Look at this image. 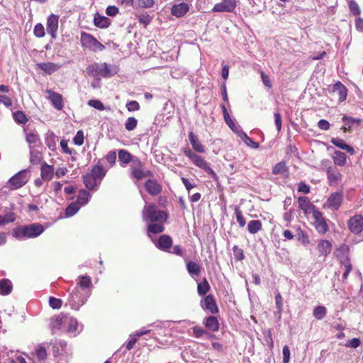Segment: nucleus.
<instances>
[{
	"instance_id": "15",
	"label": "nucleus",
	"mask_w": 363,
	"mask_h": 363,
	"mask_svg": "<svg viewBox=\"0 0 363 363\" xmlns=\"http://www.w3.org/2000/svg\"><path fill=\"white\" fill-rule=\"evenodd\" d=\"M172 238L169 235H162L158 238L157 242H155V246L160 250L169 252L172 246Z\"/></svg>"
},
{
	"instance_id": "20",
	"label": "nucleus",
	"mask_w": 363,
	"mask_h": 363,
	"mask_svg": "<svg viewBox=\"0 0 363 363\" xmlns=\"http://www.w3.org/2000/svg\"><path fill=\"white\" fill-rule=\"evenodd\" d=\"M189 4L183 2L174 5L172 7L171 13L173 16L179 18L184 16L189 11Z\"/></svg>"
},
{
	"instance_id": "32",
	"label": "nucleus",
	"mask_w": 363,
	"mask_h": 363,
	"mask_svg": "<svg viewBox=\"0 0 363 363\" xmlns=\"http://www.w3.org/2000/svg\"><path fill=\"white\" fill-rule=\"evenodd\" d=\"M83 182L85 186L89 190L94 189L99 182V181H97V179H95V177L90 173L84 176Z\"/></svg>"
},
{
	"instance_id": "64",
	"label": "nucleus",
	"mask_w": 363,
	"mask_h": 363,
	"mask_svg": "<svg viewBox=\"0 0 363 363\" xmlns=\"http://www.w3.org/2000/svg\"><path fill=\"white\" fill-rule=\"evenodd\" d=\"M126 108L129 111H135L140 109V105L136 101H130L126 104Z\"/></svg>"
},
{
	"instance_id": "19",
	"label": "nucleus",
	"mask_w": 363,
	"mask_h": 363,
	"mask_svg": "<svg viewBox=\"0 0 363 363\" xmlns=\"http://www.w3.org/2000/svg\"><path fill=\"white\" fill-rule=\"evenodd\" d=\"M188 136L191 146L195 152L199 153L205 152V146L200 142L198 137L192 131L189 133Z\"/></svg>"
},
{
	"instance_id": "4",
	"label": "nucleus",
	"mask_w": 363,
	"mask_h": 363,
	"mask_svg": "<svg viewBox=\"0 0 363 363\" xmlns=\"http://www.w3.org/2000/svg\"><path fill=\"white\" fill-rule=\"evenodd\" d=\"M91 296V291H83L79 287H75L69 294L67 304L74 310H79Z\"/></svg>"
},
{
	"instance_id": "26",
	"label": "nucleus",
	"mask_w": 363,
	"mask_h": 363,
	"mask_svg": "<svg viewBox=\"0 0 363 363\" xmlns=\"http://www.w3.org/2000/svg\"><path fill=\"white\" fill-rule=\"evenodd\" d=\"M326 173L330 185L338 184L342 179L341 174L337 171H334L331 167L327 169Z\"/></svg>"
},
{
	"instance_id": "35",
	"label": "nucleus",
	"mask_w": 363,
	"mask_h": 363,
	"mask_svg": "<svg viewBox=\"0 0 363 363\" xmlns=\"http://www.w3.org/2000/svg\"><path fill=\"white\" fill-rule=\"evenodd\" d=\"M12 284L11 282L6 279L0 281V294L8 295L11 292Z\"/></svg>"
},
{
	"instance_id": "63",
	"label": "nucleus",
	"mask_w": 363,
	"mask_h": 363,
	"mask_svg": "<svg viewBox=\"0 0 363 363\" xmlns=\"http://www.w3.org/2000/svg\"><path fill=\"white\" fill-rule=\"evenodd\" d=\"M36 355H37L38 358L40 360H43V359H46L47 352H46L45 348L43 346H39L36 349Z\"/></svg>"
},
{
	"instance_id": "8",
	"label": "nucleus",
	"mask_w": 363,
	"mask_h": 363,
	"mask_svg": "<svg viewBox=\"0 0 363 363\" xmlns=\"http://www.w3.org/2000/svg\"><path fill=\"white\" fill-rule=\"evenodd\" d=\"M143 163L138 158L133 160L130 166V176L138 180H141L147 177H152V173L149 170L143 169Z\"/></svg>"
},
{
	"instance_id": "60",
	"label": "nucleus",
	"mask_w": 363,
	"mask_h": 363,
	"mask_svg": "<svg viewBox=\"0 0 363 363\" xmlns=\"http://www.w3.org/2000/svg\"><path fill=\"white\" fill-rule=\"evenodd\" d=\"M73 143L77 145H82L84 143V133L82 130H78L73 138Z\"/></svg>"
},
{
	"instance_id": "22",
	"label": "nucleus",
	"mask_w": 363,
	"mask_h": 363,
	"mask_svg": "<svg viewBox=\"0 0 363 363\" xmlns=\"http://www.w3.org/2000/svg\"><path fill=\"white\" fill-rule=\"evenodd\" d=\"M334 94L338 96V99L340 102L344 101L347 98V90L346 87L340 82H337L333 89Z\"/></svg>"
},
{
	"instance_id": "36",
	"label": "nucleus",
	"mask_w": 363,
	"mask_h": 363,
	"mask_svg": "<svg viewBox=\"0 0 363 363\" xmlns=\"http://www.w3.org/2000/svg\"><path fill=\"white\" fill-rule=\"evenodd\" d=\"M333 159L335 164L343 166L346 163L347 156L344 152L336 150L334 152Z\"/></svg>"
},
{
	"instance_id": "29",
	"label": "nucleus",
	"mask_w": 363,
	"mask_h": 363,
	"mask_svg": "<svg viewBox=\"0 0 363 363\" xmlns=\"http://www.w3.org/2000/svg\"><path fill=\"white\" fill-rule=\"evenodd\" d=\"M164 223L165 222L160 221L149 224L147 228L148 235H150V233L157 234L162 233L164 230Z\"/></svg>"
},
{
	"instance_id": "21",
	"label": "nucleus",
	"mask_w": 363,
	"mask_h": 363,
	"mask_svg": "<svg viewBox=\"0 0 363 363\" xmlns=\"http://www.w3.org/2000/svg\"><path fill=\"white\" fill-rule=\"evenodd\" d=\"M38 69L43 70L45 74H51L60 68V65L53 62H40L37 64Z\"/></svg>"
},
{
	"instance_id": "28",
	"label": "nucleus",
	"mask_w": 363,
	"mask_h": 363,
	"mask_svg": "<svg viewBox=\"0 0 363 363\" xmlns=\"http://www.w3.org/2000/svg\"><path fill=\"white\" fill-rule=\"evenodd\" d=\"M118 160L121 163L123 164V166L127 165L130 162H133V160H135V158L127 150H120L118 151Z\"/></svg>"
},
{
	"instance_id": "41",
	"label": "nucleus",
	"mask_w": 363,
	"mask_h": 363,
	"mask_svg": "<svg viewBox=\"0 0 363 363\" xmlns=\"http://www.w3.org/2000/svg\"><path fill=\"white\" fill-rule=\"evenodd\" d=\"M210 288L211 287H210V285H209L208 281L206 280V278H204L203 281L202 282L198 284V286H197L198 294L200 296H204L210 290Z\"/></svg>"
},
{
	"instance_id": "33",
	"label": "nucleus",
	"mask_w": 363,
	"mask_h": 363,
	"mask_svg": "<svg viewBox=\"0 0 363 363\" xmlns=\"http://www.w3.org/2000/svg\"><path fill=\"white\" fill-rule=\"evenodd\" d=\"M186 269L189 274L191 276H199L201 274V267L200 265L193 261H189L186 263Z\"/></svg>"
},
{
	"instance_id": "52",
	"label": "nucleus",
	"mask_w": 363,
	"mask_h": 363,
	"mask_svg": "<svg viewBox=\"0 0 363 363\" xmlns=\"http://www.w3.org/2000/svg\"><path fill=\"white\" fill-rule=\"evenodd\" d=\"M66 324H68L69 331H75L77 329L78 323L77 319L66 315Z\"/></svg>"
},
{
	"instance_id": "5",
	"label": "nucleus",
	"mask_w": 363,
	"mask_h": 363,
	"mask_svg": "<svg viewBox=\"0 0 363 363\" xmlns=\"http://www.w3.org/2000/svg\"><path fill=\"white\" fill-rule=\"evenodd\" d=\"M182 152L185 155V156L188 157L196 167L202 169L206 173L211 175L213 178L216 177V174L211 168L210 164L208 162H206L202 157L194 152L189 147L183 148Z\"/></svg>"
},
{
	"instance_id": "54",
	"label": "nucleus",
	"mask_w": 363,
	"mask_h": 363,
	"mask_svg": "<svg viewBox=\"0 0 363 363\" xmlns=\"http://www.w3.org/2000/svg\"><path fill=\"white\" fill-rule=\"evenodd\" d=\"M33 33H34V35L37 38L44 37L45 33V28H44V26H43V24L37 23L34 27Z\"/></svg>"
},
{
	"instance_id": "40",
	"label": "nucleus",
	"mask_w": 363,
	"mask_h": 363,
	"mask_svg": "<svg viewBox=\"0 0 363 363\" xmlns=\"http://www.w3.org/2000/svg\"><path fill=\"white\" fill-rule=\"evenodd\" d=\"M155 4V0H137L134 7L135 9H150Z\"/></svg>"
},
{
	"instance_id": "45",
	"label": "nucleus",
	"mask_w": 363,
	"mask_h": 363,
	"mask_svg": "<svg viewBox=\"0 0 363 363\" xmlns=\"http://www.w3.org/2000/svg\"><path fill=\"white\" fill-rule=\"evenodd\" d=\"M42 160V154L37 150H30V161L33 164H38Z\"/></svg>"
},
{
	"instance_id": "46",
	"label": "nucleus",
	"mask_w": 363,
	"mask_h": 363,
	"mask_svg": "<svg viewBox=\"0 0 363 363\" xmlns=\"http://www.w3.org/2000/svg\"><path fill=\"white\" fill-rule=\"evenodd\" d=\"M288 171L287 167L284 162L277 163L272 169L274 174H284Z\"/></svg>"
},
{
	"instance_id": "16",
	"label": "nucleus",
	"mask_w": 363,
	"mask_h": 363,
	"mask_svg": "<svg viewBox=\"0 0 363 363\" xmlns=\"http://www.w3.org/2000/svg\"><path fill=\"white\" fill-rule=\"evenodd\" d=\"M91 278L88 275L79 276L77 279V286L83 291H91L92 288Z\"/></svg>"
},
{
	"instance_id": "7",
	"label": "nucleus",
	"mask_w": 363,
	"mask_h": 363,
	"mask_svg": "<svg viewBox=\"0 0 363 363\" xmlns=\"http://www.w3.org/2000/svg\"><path fill=\"white\" fill-rule=\"evenodd\" d=\"M80 41L82 47L94 52L102 51L105 49V46L99 42L96 38L84 31L81 33Z\"/></svg>"
},
{
	"instance_id": "17",
	"label": "nucleus",
	"mask_w": 363,
	"mask_h": 363,
	"mask_svg": "<svg viewBox=\"0 0 363 363\" xmlns=\"http://www.w3.org/2000/svg\"><path fill=\"white\" fill-rule=\"evenodd\" d=\"M145 187L147 193L151 196H157L162 191V186L154 179H148L145 183Z\"/></svg>"
},
{
	"instance_id": "3",
	"label": "nucleus",
	"mask_w": 363,
	"mask_h": 363,
	"mask_svg": "<svg viewBox=\"0 0 363 363\" xmlns=\"http://www.w3.org/2000/svg\"><path fill=\"white\" fill-rule=\"evenodd\" d=\"M168 213L164 211L157 210L155 204L145 205L143 210V220L145 222H166Z\"/></svg>"
},
{
	"instance_id": "13",
	"label": "nucleus",
	"mask_w": 363,
	"mask_h": 363,
	"mask_svg": "<svg viewBox=\"0 0 363 363\" xmlns=\"http://www.w3.org/2000/svg\"><path fill=\"white\" fill-rule=\"evenodd\" d=\"M66 324V315L64 314H60L57 316H54L50 320V328L52 333L54 334L57 331L60 330L62 325Z\"/></svg>"
},
{
	"instance_id": "23",
	"label": "nucleus",
	"mask_w": 363,
	"mask_h": 363,
	"mask_svg": "<svg viewBox=\"0 0 363 363\" xmlns=\"http://www.w3.org/2000/svg\"><path fill=\"white\" fill-rule=\"evenodd\" d=\"M298 202L299 209L302 210L305 214L308 213L311 209L315 208L314 205L310 202L306 196H299Z\"/></svg>"
},
{
	"instance_id": "55",
	"label": "nucleus",
	"mask_w": 363,
	"mask_h": 363,
	"mask_svg": "<svg viewBox=\"0 0 363 363\" xmlns=\"http://www.w3.org/2000/svg\"><path fill=\"white\" fill-rule=\"evenodd\" d=\"M275 304H276V308H277L278 313H279V316H280L281 313L282 312V310H283V301H282L281 295L279 291L277 292L276 296H275Z\"/></svg>"
},
{
	"instance_id": "61",
	"label": "nucleus",
	"mask_w": 363,
	"mask_h": 363,
	"mask_svg": "<svg viewBox=\"0 0 363 363\" xmlns=\"http://www.w3.org/2000/svg\"><path fill=\"white\" fill-rule=\"evenodd\" d=\"M26 141L29 144H35L39 141V136L34 132L29 133L26 135Z\"/></svg>"
},
{
	"instance_id": "62",
	"label": "nucleus",
	"mask_w": 363,
	"mask_h": 363,
	"mask_svg": "<svg viewBox=\"0 0 363 363\" xmlns=\"http://www.w3.org/2000/svg\"><path fill=\"white\" fill-rule=\"evenodd\" d=\"M260 76L262 81V83L265 86H267L269 89H271L272 87V82L268 77L267 74H266L263 71H260Z\"/></svg>"
},
{
	"instance_id": "39",
	"label": "nucleus",
	"mask_w": 363,
	"mask_h": 363,
	"mask_svg": "<svg viewBox=\"0 0 363 363\" xmlns=\"http://www.w3.org/2000/svg\"><path fill=\"white\" fill-rule=\"evenodd\" d=\"M52 345V350L55 356L60 354L61 352L64 351L67 345L66 342L62 340H55V342H53Z\"/></svg>"
},
{
	"instance_id": "2",
	"label": "nucleus",
	"mask_w": 363,
	"mask_h": 363,
	"mask_svg": "<svg viewBox=\"0 0 363 363\" xmlns=\"http://www.w3.org/2000/svg\"><path fill=\"white\" fill-rule=\"evenodd\" d=\"M44 230L45 228L42 224L35 223L16 228L13 235L19 240H26L37 238L40 235Z\"/></svg>"
},
{
	"instance_id": "51",
	"label": "nucleus",
	"mask_w": 363,
	"mask_h": 363,
	"mask_svg": "<svg viewBox=\"0 0 363 363\" xmlns=\"http://www.w3.org/2000/svg\"><path fill=\"white\" fill-rule=\"evenodd\" d=\"M138 125V120L134 117H129L125 123V128L128 131L133 130Z\"/></svg>"
},
{
	"instance_id": "14",
	"label": "nucleus",
	"mask_w": 363,
	"mask_h": 363,
	"mask_svg": "<svg viewBox=\"0 0 363 363\" xmlns=\"http://www.w3.org/2000/svg\"><path fill=\"white\" fill-rule=\"evenodd\" d=\"M46 93L48 94V99L51 102L54 108L57 110H62L63 108V100L62 95L50 89H48Z\"/></svg>"
},
{
	"instance_id": "27",
	"label": "nucleus",
	"mask_w": 363,
	"mask_h": 363,
	"mask_svg": "<svg viewBox=\"0 0 363 363\" xmlns=\"http://www.w3.org/2000/svg\"><path fill=\"white\" fill-rule=\"evenodd\" d=\"M41 177L44 180H50L52 178L54 169L51 165L44 163L41 166Z\"/></svg>"
},
{
	"instance_id": "9",
	"label": "nucleus",
	"mask_w": 363,
	"mask_h": 363,
	"mask_svg": "<svg viewBox=\"0 0 363 363\" xmlns=\"http://www.w3.org/2000/svg\"><path fill=\"white\" fill-rule=\"evenodd\" d=\"M342 201L343 194L342 192L332 193L324 204V207H327L333 211H337L340 208Z\"/></svg>"
},
{
	"instance_id": "48",
	"label": "nucleus",
	"mask_w": 363,
	"mask_h": 363,
	"mask_svg": "<svg viewBox=\"0 0 363 363\" xmlns=\"http://www.w3.org/2000/svg\"><path fill=\"white\" fill-rule=\"evenodd\" d=\"M316 230L320 233H325L328 230V225L324 219L316 220L314 223Z\"/></svg>"
},
{
	"instance_id": "30",
	"label": "nucleus",
	"mask_w": 363,
	"mask_h": 363,
	"mask_svg": "<svg viewBox=\"0 0 363 363\" xmlns=\"http://www.w3.org/2000/svg\"><path fill=\"white\" fill-rule=\"evenodd\" d=\"M331 250L332 245L328 240H323L318 245L319 253L324 257L327 256L331 252Z\"/></svg>"
},
{
	"instance_id": "56",
	"label": "nucleus",
	"mask_w": 363,
	"mask_h": 363,
	"mask_svg": "<svg viewBox=\"0 0 363 363\" xmlns=\"http://www.w3.org/2000/svg\"><path fill=\"white\" fill-rule=\"evenodd\" d=\"M49 304L51 308L54 309H59L62 306V301L60 298L51 296L49 298Z\"/></svg>"
},
{
	"instance_id": "34",
	"label": "nucleus",
	"mask_w": 363,
	"mask_h": 363,
	"mask_svg": "<svg viewBox=\"0 0 363 363\" xmlns=\"http://www.w3.org/2000/svg\"><path fill=\"white\" fill-rule=\"evenodd\" d=\"M94 23L96 27L100 28H106L110 25L109 19L104 16H95Z\"/></svg>"
},
{
	"instance_id": "58",
	"label": "nucleus",
	"mask_w": 363,
	"mask_h": 363,
	"mask_svg": "<svg viewBox=\"0 0 363 363\" xmlns=\"http://www.w3.org/2000/svg\"><path fill=\"white\" fill-rule=\"evenodd\" d=\"M349 8L350 11L355 16L360 14V9L354 0H350L349 1Z\"/></svg>"
},
{
	"instance_id": "47",
	"label": "nucleus",
	"mask_w": 363,
	"mask_h": 363,
	"mask_svg": "<svg viewBox=\"0 0 363 363\" xmlns=\"http://www.w3.org/2000/svg\"><path fill=\"white\" fill-rule=\"evenodd\" d=\"M89 197L90 194L87 191L82 190L77 196V202L84 205L88 202Z\"/></svg>"
},
{
	"instance_id": "59",
	"label": "nucleus",
	"mask_w": 363,
	"mask_h": 363,
	"mask_svg": "<svg viewBox=\"0 0 363 363\" xmlns=\"http://www.w3.org/2000/svg\"><path fill=\"white\" fill-rule=\"evenodd\" d=\"M233 252L235 259L242 260L245 258L243 250L238 247V246L234 245L233 247Z\"/></svg>"
},
{
	"instance_id": "57",
	"label": "nucleus",
	"mask_w": 363,
	"mask_h": 363,
	"mask_svg": "<svg viewBox=\"0 0 363 363\" xmlns=\"http://www.w3.org/2000/svg\"><path fill=\"white\" fill-rule=\"evenodd\" d=\"M88 104L90 106H91L97 110H99V111H103L105 108L104 104L99 100H96V99L89 100L88 102Z\"/></svg>"
},
{
	"instance_id": "44",
	"label": "nucleus",
	"mask_w": 363,
	"mask_h": 363,
	"mask_svg": "<svg viewBox=\"0 0 363 363\" xmlns=\"http://www.w3.org/2000/svg\"><path fill=\"white\" fill-rule=\"evenodd\" d=\"M136 18L140 24L146 27L152 21V17L147 13H142L136 15Z\"/></svg>"
},
{
	"instance_id": "18",
	"label": "nucleus",
	"mask_w": 363,
	"mask_h": 363,
	"mask_svg": "<svg viewBox=\"0 0 363 363\" xmlns=\"http://www.w3.org/2000/svg\"><path fill=\"white\" fill-rule=\"evenodd\" d=\"M203 308L208 311L212 314H216L218 312V308L216 304L214 296L212 294L207 295L203 301Z\"/></svg>"
},
{
	"instance_id": "37",
	"label": "nucleus",
	"mask_w": 363,
	"mask_h": 363,
	"mask_svg": "<svg viewBox=\"0 0 363 363\" xmlns=\"http://www.w3.org/2000/svg\"><path fill=\"white\" fill-rule=\"evenodd\" d=\"M262 226L259 220H252L247 224V230L251 234H255L262 229Z\"/></svg>"
},
{
	"instance_id": "42",
	"label": "nucleus",
	"mask_w": 363,
	"mask_h": 363,
	"mask_svg": "<svg viewBox=\"0 0 363 363\" xmlns=\"http://www.w3.org/2000/svg\"><path fill=\"white\" fill-rule=\"evenodd\" d=\"M326 308L323 306H318L313 310V315L317 320H322L326 315Z\"/></svg>"
},
{
	"instance_id": "49",
	"label": "nucleus",
	"mask_w": 363,
	"mask_h": 363,
	"mask_svg": "<svg viewBox=\"0 0 363 363\" xmlns=\"http://www.w3.org/2000/svg\"><path fill=\"white\" fill-rule=\"evenodd\" d=\"M79 209V206L77 203H72L65 209V216L70 217L74 216Z\"/></svg>"
},
{
	"instance_id": "12",
	"label": "nucleus",
	"mask_w": 363,
	"mask_h": 363,
	"mask_svg": "<svg viewBox=\"0 0 363 363\" xmlns=\"http://www.w3.org/2000/svg\"><path fill=\"white\" fill-rule=\"evenodd\" d=\"M236 6L235 0H222L221 2L216 4L212 9L213 12H232Z\"/></svg>"
},
{
	"instance_id": "24",
	"label": "nucleus",
	"mask_w": 363,
	"mask_h": 363,
	"mask_svg": "<svg viewBox=\"0 0 363 363\" xmlns=\"http://www.w3.org/2000/svg\"><path fill=\"white\" fill-rule=\"evenodd\" d=\"M330 142L333 145H335L336 147H337L342 150H346L351 155H353L355 153L354 148L348 145L347 144H346L345 142L342 139H340L338 138H332Z\"/></svg>"
},
{
	"instance_id": "11",
	"label": "nucleus",
	"mask_w": 363,
	"mask_h": 363,
	"mask_svg": "<svg viewBox=\"0 0 363 363\" xmlns=\"http://www.w3.org/2000/svg\"><path fill=\"white\" fill-rule=\"evenodd\" d=\"M349 230L354 233L359 234L363 230V216L355 215L347 221Z\"/></svg>"
},
{
	"instance_id": "38",
	"label": "nucleus",
	"mask_w": 363,
	"mask_h": 363,
	"mask_svg": "<svg viewBox=\"0 0 363 363\" xmlns=\"http://www.w3.org/2000/svg\"><path fill=\"white\" fill-rule=\"evenodd\" d=\"M221 108H222L225 122L233 132H235L237 130V126L235 125L233 121L230 117V115H229L225 105H221Z\"/></svg>"
},
{
	"instance_id": "50",
	"label": "nucleus",
	"mask_w": 363,
	"mask_h": 363,
	"mask_svg": "<svg viewBox=\"0 0 363 363\" xmlns=\"http://www.w3.org/2000/svg\"><path fill=\"white\" fill-rule=\"evenodd\" d=\"M235 214L236 216V220L239 223V226L241 228L244 227L246 224L245 218L243 216L242 211L240 210L238 206L235 207Z\"/></svg>"
},
{
	"instance_id": "25",
	"label": "nucleus",
	"mask_w": 363,
	"mask_h": 363,
	"mask_svg": "<svg viewBox=\"0 0 363 363\" xmlns=\"http://www.w3.org/2000/svg\"><path fill=\"white\" fill-rule=\"evenodd\" d=\"M90 174H91L95 177V179L99 181V182H101L106 174V170L103 167L99 161L97 164L92 167Z\"/></svg>"
},
{
	"instance_id": "10",
	"label": "nucleus",
	"mask_w": 363,
	"mask_h": 363,
	"mask_svg": "<svg viewBox=\"0 0 363 363\" xmlns=\"http://www.w3.org/2000/svg\"><path fill=\"white\" fill-rule=\"evenodd\" d=\"M59 24V16L57 15L51 14L48 17L46 29L48 34L52 39H56L57 35Z\"/></svg>"
},
{
	"instance_id": "1",
	"label": "nucleus",
	"mask_w": 363,
	"mask_h": 363,
	"mask_svg": "<svg viewBox=\"0 0 363 363\" xmlns=\"http://www.w3.org/2000/svg\"><path fill=\"white\" fill-rule=\"evenodd\" d=\"M86 74L96 79L101 78H109L117 73V69L113 66L108 65L107 63L94 62L89 65L86 68Z\"/></svg>"
},
{
	"instance_id": "53",
	"label": "nucleus",
	"mask_w": 363,
	"mask_h": 363,
	"mask_svg": "<svg viewBox=\"0 0 363 363\" xmlns=\"http://www.w3.org/2000/svg\"><path fill=\"white\" fill-rule=\"evenodd\" d=\"M296 237L298 241L303 245H306L309 242L307 234L303 231L300 228L297 230Z\"/></svg>"
},
{
	"instance_id": "6",
	"label": "nucleus",
	"mask_w": 363,
	"mask_h": 363,
	"mask_svg": "<svg viewBox=\"0 0 363 363\" xmlns=\"http://www.w3.org/2000/svg\"><path fill=\"white\" fill-rule=\"evenodd\" d=\"M30 174L27 169H23L11 177L7 182L6 186L10 191L23 187L28 181Z\"/></svg>"
},
{
	"instance_id": "43",
	"label": "nucleus",
	"mask_w": 363,
	"mask_h": 363,
	"mask_svg": "<svg viewBox=\"0 0 363 363\" xmlns=\"http://www.w3.org/2000/svg\"><path fill=\"white\" fill-rule=\"evenodd\" d=\"M14 121L19 124H25L28 121L26 114L21 111H17L13 113Z\"/></svg>"
},
{
	"instance_id": "31",
	"label": "nucleus",
	"mask_w": 363,
	"mask_h": 363,
	"mask_svg": "<svg viewBox=\"0 0 363 363\" xmlns=\"http://www.w3.org/2000/svg\"><path fill=\"white\" fill-rule=\"evenodd\" d=\"M203 323L206 328L213 332L218 331L219 329V323L217 318L215 316L206 318Z\"/></svg>"
}]
</instances>
